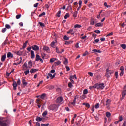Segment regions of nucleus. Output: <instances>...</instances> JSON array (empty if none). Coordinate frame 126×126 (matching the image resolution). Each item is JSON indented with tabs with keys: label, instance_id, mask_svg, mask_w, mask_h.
Returning a JSON list of instances; mask_svg holds the SVG:
<instances>
[{
	"label": "nucleus",
	"instance_id": "obj_31",
	"mask_svg": "<svg viewBox=\"0 0 126 126\" xmlns=\"http://www.w3.org/2000/svg\"><path fill=\"white\" fill-rule=\"evenodd\" d=\"M120 47H121V48H122V49H123V50H126V44H122L120 45Z\"/></svg>",
	"mask_w": 126,
	"mask_h": 126
},
{
	"label": "nucleus",
	"instance_id": "obj_54",
	"mask_svg": "<svg viewBox=\"0 0 126 126\" xmlns=\"http://www.w3.org/2000/svg\"><path fill=\"white\" fill-rule=\"evenodd\" d=\"M76 103V98H74L73 102H71L72 105H75Z\"/></svg>",
	"mask_w": 126,
	"mask_h": 126
},
{
	"label": "nucleus",
	"instance_id": "obj_55",
	"mask_svg": "<svg viewBox=\"0 0 126 126\" xmlns=\"http://www.w3.org/2000/svg\"><path fill=\"white\" fill-rule=\"evenodd\" d=\"M87 55H88V51H86L85 52V53L83 54V56L85 57V56H86Z\"/></svg>",
	"mask_w": 126,
	"mask_h": 126
},
{
	"label": "nucleus",
	"instance_id": "obj_17",
	"mask_svg": "<svg viewBox=\"0 0 126 126\" xmlns=\"http://www.w3.org/2000/svg\"><path fill=\"white\" fill-rule=\"evenodd\" d=\"M76 117H77V115L74 114V117H73L72 120H71V124H74V121H75V118H76Z\"/></svg>",
	"mask_w": 126,
	"mask_h": 126
},
{
	"label": "nucleus",
	"instance_id": "obj_47",
	"mask_svg": "<svg viewBox=\"0 0 126 126\" xmlns=\"http://www.w3.org/2000/svg\"><path fill=\"white\" fill-rule=\"evenodd\" d=\"M88 93V90L87 89H84L83 91V94H87Z\"/></svg>",
	"mask_w": 126,
	"mask_h": 126
},
{
	"label": "nucleus",
	"instance_id": "obj_7",
	"mask_svg": "<svg viewBox=\"0 0 126 126\" xmlns=\"http://www.w3.org/2000/svg\"><path fill=\"white\" fill-rule=\"evenodd\" d=\"M35 57H36L35 61H36V62H39V61H40L41 63H44V61L42 58H41V57H40V55H39V54H36Z\"/></svg>",
	"mask_w": 126,
	"mask_h": 126
},
{
	"label": "nucleus",
	"instance_id": "obj_26",
	"mask_svg": "<svg viewBox=\"0 0 126 126\" xmlns=\"http://www.w3.org/2000/svg\"><path fill=\"white\" fill-rule=\"evenodd\" d=\"M105 115L107 118H110L111 117V113L109 112H106Z\"/></svg>",
	"mask_w": 126,
	"mask_h": 126
},
{
	"label": "nucleus",
	"instance_id": "obj_11",
	"mask_svg": "<svg viewBox=\"0 0 126 126\" xmlns=\"http://www.w3.org/2000/svg\"><path fill=\"white\" fill-rule=\"evenodd\" d=\"M67 34L74 35V32H73V29H70L68 32H67Z\"/></svg>",
	"mask_w": 126,
	"mask_h": 126
},
{
	"label": "nucleus",
	"instance_id": "obj_63",
	"mask_svg": "<svg viewBox=\"0 0 126 126\" xmlns=\"http://www.w3.org/2000/svg\"><path fill=\"white\" fill-rule=\"evenodd\" d=\"M36 126H41V124H40V123H39V122H36Z\"/></svg>",
	"mask_w": 126,
	"mask_h": 126
},
{
	"label": "nucleus",
	"instance_id": "obj_18",
	"mask_svg": "<svg viewBox=\"0 0 126 126\" xmlns=\"http://www.w3.org/2000/svg\"><path fill=\"white\" fill-rule=\"evenodd\" d=\"M16 54L18 56H21V55L23 54V51L19 50V51H17V52H16Z\"/></svg>",
	"mask_w": 126,
	"mask_h": 126
},
{
	"label": "nucleus",
	"instance_id": "obj_59",
	"mask_svg": "<svg viewBox=\"0 0 126 126\" xmlns=\"http://www.w3.org/2000/svg\"><path fill=\"white\" fill-rule=\"evenodd\" d=\"M122 95L126 96V90H124L122 92Z\"/></svg>",
	"mask_w": 126,
	"mask_h": 126
},
{
	"label": "nucleus",
	"instance_id": "obj_44",
	"mask_svg": "<svg viewBox=\"0 0 126 126\" xmlns=\"http://www.w3.org/2000/svg\"><path fill=\"white\" fill-rule=\"evenodd\" d=\"M118 121L119 122H122V121H123V116H122V115L119 116Z\"/></svg>",
	"mask_w": 126,
	"mask_h": 126
},
{
	"label": "nucleus",
	"instance_id": "obj_43",
	"mask_svg": "<svg viewBox=\"0 0 126 126\" xmlns=\"http://www.w3.org/2000/svg\"><path fill=\"white\" fill-rule=\"evenodd\" d=\"M61 11H59L57 14H56V16H57V17H60L61 16Z\"/></svg>",
	"mask_w": 126,
	"mask_h": 126
},
{
	"label": "nucleus",
	"instance_id": "obj_57",
	"mask_svg": "<svg viewBox=\"0 0 126 126\" xmlns=\"http://www.w3.org/2000/svg\"><path fill=\"white\" fill-rule=\"evenodd\" d=\"M64 64L66 65L67 63H68V61L67 60V59H65L64 62Z\"/></svg>",
	"mask_w": 126,
	"mask_h": 126
},
{
	"label": "nucleus",
	"instance_id": "obj_56",
	"mask_svg": "<svg viewBox=\"0 0 126 126\" xmlns=\"http://www.w3.org/2000/svg\"><path fill=\"white\" fill-rule=\"evenodd\" d=\"M54 88H55L54 86H49L48 87V89H50V90H52V89H54Z\"/></svg>",
	"mask_w": 126,
	"mask_h": 126
},
{
	"label": "nucleus",
	"instance_id": "obj_48",
	"mask_svg": "<svg viewBox=\"0 0 126 126\" xmlns=\"http://www.w3.org/2000/svg\"><path fill=\"white\" fill-rule=\"evenodd\" d=\"M5 27L6 28H7V29H10V28H11V27L8 24H6Z\"/></svg>",
	"mask_w": 126,
	"mask_h": 126
},
{
	"label": "nucleus",
	"instance_id": "obj_27",
	"mask_svg": "<svg viewBox=\"0 0 126 126\" xmlns=\"http://www.w3.org/2000/svg\"><path fill=\"white\" fill-rule=\"evenodd\" d=\"M41 57L42 59H44V60H45V59H47V57L46 56V54L44 53H41Z\"/></svg>",
	"mask_w": 126,
	"mask_h": 126
},
{
	"label": "nucleus",
	"instance_id": "obj_25",
	"mask_svg": "<svg viewBox=\"0 0 126 126\" xmlns=\"http://www.w3.org/2000/svg\"><path fill=\"white\" fill-rule=\"evenodd\" d=\"M81 27H82V26L79 24H76L74 26V28H81Z\"/></svg>",
	"mask_w": 126,
	"mask_h": 126
},
{
	"label": "nucleus",
	"instance_id": "obj_10",
	"mask_svg": "<svg viewBox=\"0 0 126 126\" xmlns=\"http://www.w3.org/2000/svg\"><path fill=\"white\" fill-rule=\"evenodd\" d=\"M32 62L30 60L28 62V67L29 68H32Z\"/></svg>",
	"mask_w": 126,
	"mask_h": 126
},
{
	"label": "nucleus",
	"instance_id": "obj_16",
	"mask_svg": "<svg viewBox=\"0 0 126 126\" xmlns=\"http://www.w3.org/2000/svg\"><path fill=\"white\" fill-rule=\"evenodd\" d=\"M7 58H13V54L11 52H8L7 54Z\"/></svg>",
	"mask_w": 126,
	"mask_h": 126
},
{
	"label": "nucleus",
	"instance_id": "obj_20",
	"mask_svg": "<svg viewBox=\"0 0 126 126\" xmlns=\"http://www.w3.org/2000/svg\"><path fill=\"white\" fill-rule=\"evenodd\" d=\"M37 71H38V69H32L30 70L31 73H35V72H37Z\"/></svg>",
	"mask_w": 126,
	"mask_h": 126
},
{
	"label": "nucleus",
	"instance_id": "obj_40",
	"mask_svg": "<svg viewBox=\"0 0 126 126\" xmlns=\"http://www.w3.org/2000/svg\"><path fill=\"white\" fill-rule=\"evenodd\" d=\"M77 13H78L77 11H75L73 15V17H77Z\"/></svg>",
	"mask_w": 126,
	"mask_h": 126
},
{
	"label": "nucleus",
	"instance_id": "obj_8",
	"mask_svg": "<svg viewBox=\"0 0 126 126\" xmlns=\"http://www.w3.org/2000/svg\"><path fill=\"white\" fill-rule=\"evenodd\" d=\"M43 50L47 53H50V48H49L48 46L43 47Z\"/></svg>",
	"mask_w": 126,
	"mask_h": 126
},
{
	"label": "nucleus",
	"instance_id": "obj_28",
	"mask_svg": "<svg viewBox=\"0 0 126 126\" xmlns=\"http://www.w3.org/2000/svg\"><path fill=\"white\" fill-rule=\"evenodd\" d=\"M54 64L55 66L59 65V64H61V61H58L55 62Z\"/></svg>",
	"mask_w": 126,
	"mask_h": 126
},
{
	"label": "nucleus",
	"instance_id": "obj_39",
	"mask_svg": "<svg viewBox=\"0 0 126 126\" xmlns=\"http://www.w3.org/2000/svg\"><path fill=\"white\" fill-rule=\"evenodd\" d=\"M80 123H81V120H79L78 122H76V126H79V125H80Z\"/></svg>",
	"mask_w": 126,
	"mask_h": 126
},
{
	"label": "nucleus",
	"instance_id": "obj_53",
	"mask_svg": "<svg viewBox=\"0 0 126 126\" xmlns=\"http://www.w3.org/2000/svg\"><path fill=\"white\" fill-rule=\"evenodd\" d=\"M95 33H96L97 34H100L101 33V31L99 30H96L94 31Z\"/></svg>",
	"mask_w": 126,
	"mask_h": 126
},
{
	"label": "nucleus",
	"instance_id": "obj_4",
	"mask_svg": "<svg viewBox=\"0 0 126 126\" xmlns=\"http://www.w3.org/2000/svg\"><path fill=\"white\" fill-rule=\"evenodd\" d=\"M96 85L97 89H104L105 88V84L103 83L101 84L96 83Z\"/></svg>",
	"mask_w": 126,
	"mask_h": 126
},
{
	"label": "nucleus",
	"instance_id": "obj_36",
	"mask_svg": "<svg viewBox=\"0 0 126 126\" xmlns=\"http://www.w3.org/2000/svg\"><path fill=\"white\" fill-rule=\"evenodd\" d=\"M93 52H96V53H102V52L101 51V50H97V49H93Z\"/></svg>",
	"mask_w": 126,
	"mask_h": 126
},
{
	"label": "nucleus",
	"instance_id": "obj_6",
	"mask_svg": "<svg viewBox=\"0 0 126 126\" xmlns=\"http://www.w3.org/2000/svg\"><path fill=\"white\" fill-rule=\"evenodd\" d=\"M63 97L62 96H60L57 98V99L56 100V102L57 104H61V103H62V102H63Z\"/></svg>",
	"mask_w": 126,
	"mask_h": 126
},
{
	"label": "nucleus",
	"instance_id": "obj_38",
	"mask_svg": "<svg viewBox=\"0 0 126 126\" xmlns=\"http://www.w3.org/2000/svg\"><path fill=\"white\" fill-rule=\"evenodd\" d=\"M104 6H105V7H107V8H109L110 7H111V6L108 5V4H107V2H105L104 4Z\"/></svg>",
	"mask_w": 126,
	"mask_h": 126
},
{
	"label": "nucleus",
	"instance_id": "obj_58",
	"mask_svg": "<svg viewBox=\"0 0 126 126\" xmlns=\"http://www.w3.org/2000/svg\"><path fill=\"white\" fill-rule=\"evenodd\" d=\"M49 125H50V124H49V123L41 124V126H49Z\"/></svg>",
	"mask_w": 126,
	"mask_h": 126
},
{
	"label": "nucleus",
	"instance_id": "obj_42",
	"mask_svg": "<svg viewBox=\"0 0 126 126\" xmlns=\"http://www.w3.org/2000/svg\"><path fill=\"white\" fill-rule=\"evenodd\" d=\"M44 15H46V13L45 12H43L42 13L39 15L38 17H42V16H44Z\"/></svg>",
	"mask_w": 126,
	"mask_h": 126
},
{
	"label": "nucleus",
	"instance_id": "obj_22",
	"mask_svg": "<svg viewBox=\"0 0 126 126\" xmlns=\"http://www.w3.org/2000/svg\"><path fill=\"white\" fill-rule=\"evenodd\" d=\"M5 59H6V54L3 55L1 57L2 62H4L5 61Z\"/></svg>",
	"mask_w": 126,
	"mask_h": 126
},
{
	"label": "nucleus",
	"instance_id": "obj_51",
	"mask_svg": "<svg viewBox=\"0 0 126 126\" xmlns=\"http://www.w3.org/2000/svg\"><path fill=\"white\" fill-rule=\"evenodd\" d=\"M20 17H21V14L17 15L16 16V19H19V18H20Z\"/></svg>",
	"mask_w": 126,
	"mask_h": 126
},
{
	"label": "nucleus",
	"instance_id": "obj_52",
	"mask_svg": "<svg viewBox=\"0 0 126 126\" xmlns=\"http://www.w3.org/2000/svg\"><path fill=\"white\" fill-rule=\"evenodd\" d=\"M100 107V104L99 103H97L95 105V109H98V108H99Z\"/></svg>",
	"mask_w": 126,
	"mask_h": 126
},
{
	"label": "nucleus",
	"instance_id": "obj_3",
	"mask_svg": "<svg viewBox=\"0 0 126 126\" xmlns=\"http://www.w3.org/2000/svg\"><path fill=\"white\" fill-rule=\"evenodd\" d=\"M49 111H57L58 110V105L54 104L48 107Z\"/></svg>",
	"mask_w": 126,
	"mask_h": 126
},
{
	"label": "nucleus",
	"instance_id": "obj_30",
	"mask_svg": "<svg viewBox=\"0 0 126 126\" xmlns=\"http://www.w3.org/2000/svg\"><path fill=\"white\" fill-rule=\"evenodd\" d=\"M42 120H43V118L40 117H36V121L37 122H41V121H42Z\"/></svg>",
	"mask_w": 126,
	"mask_h": 126
},
{
	"label": "nucleus",
	"instance_id": "obj_33",
	"mask_svg": "<svg viewBox=\"0 0 126 126\" xmlns=\"http://www.w3.org/2000/svg\"><path fill=\"white\" fill-rule=\"evenodd\" d=\"M38 24H39L40 26H41V27H45V24L41 22H39L38 23Z\"/></svg>",
	"mask_w": 126,
	"mask_h": 126
},
{
	"label": "nucleus",
	"instance_id": "obj_5",
	"mask_svg": "<svg viewBox=\"0 0 126 126\" xmlns=\"http://www.w3.org/2000/svg\"><path fill=\"white\" fill-rule=\"evenodd\" d=\"M111 102H112V101L110 99H107L105 101V105H106V108H107V109H108V110L110 109V105Z\"/></svg>",
	"mask_w": 126,
	"mask_h": 126
},
{
	"label": "nucleus",
	"instance_id": "obj_24",
	"mask_svg": "<svg viewBox=\"0 0 126 126\" xmlns=\"http://www.w3.org/2000/svg\"><path fill=\"white\" fill-rule=\"evenodd\" d=\"M95 88H97L96 84L94 86H91L89 87V89H95Z\"/></svg>",
	"mask_w": 126,
	"mask_h": 126
},
{
	"label": "nucleus",
	"instance_id": "obj_34",
	"mask_svg": "<svg viewBox=\"0 0 126 126\" xmlns=\"http://www.w3.org/2000/svg\"><path fill=\"white\" fill-rule=\"evenodd\" d=\"M48 115V111H45L43 113H42V116L43 117H45V116H47Z\"/></svg>",
	"mask_w": 126,
	"mask_h": 126
},
{
	"label": "nucleus",
	"instance_id": "obj_62",
	"mask_svg": "<svg viewBox=\"0 0 126 126\" xmlns=\"http://www.w3.org/2000/svg\"><path fill=\"white\" fill-rule=\"evenodd\" d=\"M24 73H25V75H27V74H29V70H27V71H25L24 72Z\"/></svg>",
	"mask_w": 126,
	"mask_h": 126
},
{
	"label": "nucleus",
	"instance_id": "obj_2",
	"mask_svg": "<svg viewBox=\"0 0 126 126\" xmlns=\"http://www.w3.org/2000/svg\"><path fill=\"white\" fill-rule=\"evenodd\" d=\"M113 73H114V70H110L109 68H107L106 70L105 76L106 77H107V78H109Z\"/></svg>",
	"mask_w": 126,
	"mask_h": 126
},
{
	"label": "nucleus",
	"instance_id": "obj_19",
	"mask_svg": "<svg viewBox=\"0 0 126 126\" xmlns=\"http://www.w3.org/2000/svg\"><path fill=\"white\" fill-rule=\"evenodd\" d=\"M103 24L102 23H98L95 25V27H102Z\"/></svg>",
	"mask_w": 126,
	"mask_h": 126
},
{
	"label": "nucleus",
	"instance_id": "obj_64",
	"mask_svg": "<svg viewBox=\"0 0 126 126\" xmlns=\"http://www.w3.org/2000/svg\"><path fill=\"white\" fill-rule=\"evenodd\" d=\"M122 126H126V121H124Z\"/></svg>",
	"mask_w": 126,
	"mask_h": 126
},
{
	"label": "nucleus",
	"instance_id": "obj_21",
	"mask_svg": "<svg viewBox=\"0 0 126 126\" xmlns=\"http://www.w3.org/2000/svg\"><path fill=\"white\" fill-rule=\"evenodd\" d=\"M46 97V94L45 93H43L40 96V98L41 99H42V100H44L45 99V97Z\"/></svg>",
	"mask_w": 126,
	"mask_h": 126
},
{
	"label": "nucleus",
	"instance_id": "obj_9",
	"mask_svg": "<svg viewBox=\"0 0 126 126\" xmlns=\"http://www.w3.org/2000/svg\"><path fill=\"white\" fill-rule=\"evenodd\" d=\"M32 48L34 51H38V50H40V48L37 45H33L32 46Z\"/></svg>",
	"mask_w": 126,
	"mask_h": 126
},
{
	"label": "nucleus",
	"instance_id": "obj_35",
	"mask_svg": "<svg viewBox=\"0 0 126 126\" xmlns=\"http://www.w3.org/2000/svg\"><path fill=\"white\" fill-rule=\"evenodd\" d=\"M68 17H69V13H67L64 16V19H67V18H68Z\"/></svg>",
	"mask_w": 126,
	"mask_h": 126
},
{
	"label": "nucleus",
	"instance_id": "obj_12",
	"mask_svg": "<svg viewBox=\"0 0 126 126\" xmlns=\"http://www.w3.org/2000/svg\"><path fill=\"white\" fill-rule=\"evenodd\" d=\"M90 24L91 25H94V24H95V19H94V18H92L91 19Z\"/></svg>",
	"mask_w": 126,
	"mask_h": 126
},
{
	"label": "nucleus",
	"instance_id": "obj_41",
	"mask_svg": "<svg viewBox=\"0 0 126 126\" xmlns=\"http://www.w3.org/2000/svg\"><path fill=\"white\" fill-rule=\"evenodd\" d=\"M99 42H100V40L99 39H96L93 42V44H96V43H99Z\"/></svg>",
	"mask_w": 126,
	"mask_h": 126
},
{
	"label": "nucleus",
	"instance_id": "obj_45",
	"mask_svg": "<svg viewBox=\"0 0 126 126\" xmlns=\"http://www.w3.org/2000/svg\"><path fill=\"white\" fill-rule=\"evenodd\" d=\"M68 87L70 88H71L73 86V85H72V82H69L68 83Z\"/></svg>",
	"mask_w": 126,
	"mask_h": 126
},
{
	"label": "nucleus",
	"instance_id": "obj_29",
	"mask_svg": "<svg viewBox=\"0 0 126 126\" xmlns=\"http://www.w3.org/2000/svg\"><path fill=\"white\" fill-rule=\"evenodd\" d=\"M22 67L24 69H25V68H27V63H25L23 65Z\"/></svg>",
	"mask_w": 126,
	"mask_h": 126
},
{
	"label": "nucleus",
	"instance_id": "obj_50",
	"mask_svg": "<svg viewBox=\"0 0 126 126\" xmlns=\"http://www.w3.org/2000/svg\"><path fill=\"white\" fill-rule=\"evenodd\" d=\"M63 39H64V40H65L66 41H67V40H69V38L68 37L66 36V35H65L63 37Z\"/></svg>",
	"mask_w": 126,
	"mask_h": 126
},
{
	"label": "nucleus",
	"instance_id": "obj_14",
	"mask_svg": "<svg viewBox=\"0 0 126 126\" xmlns=\"http://www.w3.org/2000/svg\"><path fill=\"white\" fill-rule=\"evenodd\" d=\"M31 54L32 59H34L35 58V52H34V51H31Z\"/></svg>",
	"mask_w": 126,
	"mask_h": 126
},
{
	"label": "nucleus",
	"instance_id": "obj_60",
	"mask_svg": "<svg viewBox=\"0 0 126 126\" xmlns=\"http://www.w3.org/2000/svg\"><path fill=\"white\" fill-rule=\"evenodd\" d=\"M6 30H7L6 28H3L2 30V32L3 33H5V32L6 31Z\"/></svg>",
	"mask_w": 126,
	"mask_h": 126
},
{
	"label": "nucleus",
	"instance_id": "obj_49",
	"mask_svg": "<svg viewBox=\"0 0 126 126\" xmlns=\"http://www.w3.org/2000/svg\"><path fill=\"white\" fill-rule=\"evenodd\" d=\"M17 83V84H18V85H20V84H21V81H20V79H18Z\"/></svg>",
	"mask_w": 126,
	"mask_h": 126
},
{
	"label": "nucleus",
	"instance_id": "obj_32",
	"mask_svg": "<svg viewBox=\"0 0 126 126\" xmlns=\"http://www.w3.org/2000/svg\"><path fill=\"white\" fill-rule=\"evenodd\" d=\"M55 61H57V59H56L55 58H52L50 59V63H54V62H55Z\"/></svg>",
	"mask_w": 126,
	"mask_h": 126
},
{
	"label": "nucleus",
	"instance_id": "obj_13",
	"mask_svg": "<svg viewBox=\"0 0 126 126\" xmlns=\"http://www.w3.org/2000/svg\"><path fill=\"white\" fill-rule=\"evenodd\" d=\"M13 86L14 90H16V87H17V83H16V82H13Z\"/></svg>",
	"mask_w": 126,
	"mask_h": 126
},
{
	"label": "nucleus",
	"instance_id": "obj_61",
	"mask_svg": "<svg viewBox=\"0 0 126 126\" xmlns=\"http://www.w3.org/2000/svg\"><path fill=\"white\" fill-rule=\"evenodd\" d=\"M120 70H121V71H124V70H125V68H124V66H122L121 67H120Z\"/></svg>",
	"mask_w": 126,
	"mask_h": 126
},
{
	"label": "nucleus",
	"instance_id": "obj_1",
	"mask_svg": "<svg viewBox=\"0 0 126 126\" xmlns=\"http://www.w3.org/2000/svg\"><path fill=\"white\" fill-rule=\"evenodd\" d=\"M10 120L7 118L0 117V126H9Z\"/></svg>",
	"mask_w": 126,
	"mask_h": 126
},
{
	"label": "nucleus",
	"instance_id": "obj_46",
	"mask_svg": "<svg viewBox=\"0 0 126 126\" xmlns=\"http://www.w3.org/2000/svg\"><path fill=\"white\" fill-rule=\"evenodd\" d=\"M55 42H54V41H53V42L51 43V46L52 48H55Z\"/></svg>",
	"mask_w": 126,
	"mask_h": 126
},
{
	"label": "nucleus",
	"instance_id": "obj_15",
	"mask_svg": "<svg viewBox=\"0 0 126 126\" xmlns=\"http://www.w3.org/2000/svg\"><path fill=\"white\" fill-rule=\"evenodd\" d=\"M22 82L23 85H25V86H26V85H27V84H28V83L27 82H26V81H25V79L24 78H22Z\"/></svg>",
	"mask_w": 126,
	"mask_h": 126
},
{
	"label": "nucleus",
	"instance_id": "obj_23",
	"mask_svg": "<svg viewBox=\"0 0 126 126\" xmlns=\"http://www.w3.org/2000/svg\"><path fill=\"white\" fill-rule=\"evenodd\" d=\"M48 76H49V77H51V79H53V78H54V77H55V76H56V74H54L53 75L51 73H48Z\"/></svg>",
	"mask_w": 126,
	"mask_h": 126
},
{
	"label": "nucleus",
	"instance_id": "obj_37",
	"mask_svg": "<svg viewBox=\"0 0 126 126\" xmlns=\"http://www.w3.org/2000/svg\"><path fill=\"white\" fill-rule=\"evenodd\" d=\"M56 53H58V54H62V52L59 50V48L58 47L56 48Z\"/></svg>",
	"mask_w": 126,
	"mask_h": 126
}]
</instances>
